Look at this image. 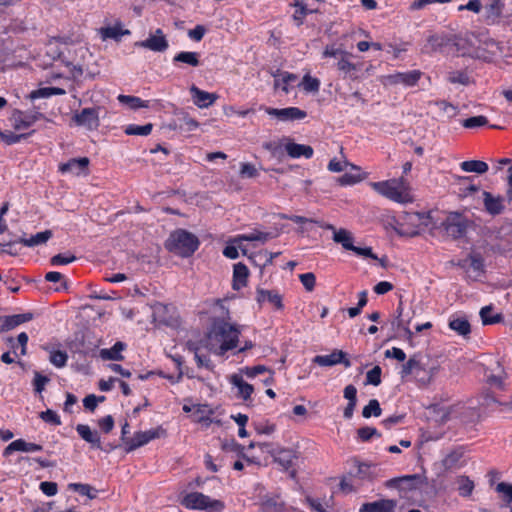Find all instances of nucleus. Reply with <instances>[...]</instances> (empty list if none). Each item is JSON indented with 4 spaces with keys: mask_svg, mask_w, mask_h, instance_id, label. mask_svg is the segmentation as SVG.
<instances>
[{
    "mask_svg": "<svg viewBox=\"0 0 512 512\" xmlns=\"http://www.w3.org/2000/svg\"><path fill=\"white\" fill-rule=\"evenodd\" d=\"M239 329L228 322H215L208 336L210 350L217 355H224L227 351L237 347L239 341Z\"/></svg>",
    "mask_w": 512,
    "mask_h": 512,
    "instance_id": "nucleus-1",
    "label": "nucleus"
},
{
    "mask_svg": "<svg viewBox=\"0 0 512 512\" xmlns=\"http://www.w3.org/2000/svg\"><path fill=\"white\" fill-rule=\"evenodd\" d=\"M200 245L196 235L184 229L173 231L165 242V248L181 257H190Z\"/></svg>",
    "mask_w": 512,
    "mask_h": 512,
    "instance_id": "nucleus-2",
    "label": "nucleus"
},
{
    "mask_svg": "<svg viewBox=\"0 0 512 512\" xmlns=\"http://www.w3.org/2000/svg\"><path fill=\"white\" fill-rule=\"evenodd\" d=\"M371 186L377 193L392 201L398 203H408L412 201V197L409 193V183L404 177L373 182Z\"/></svg>",
    "mask_w": 512,
    "mask_h": 512,
    "instance_id": "nucleus-3",
    "label": "nucleus"
},
{
    "mask_svg": "<svg viewBox=\"0 0 512 512\" xmlns=\"http://www.w3.org/2000/svg\"><path fill=\"white\" fill-rule=\"evenodd\" d=\"M431 224L430 213L405 212L398 222L396 232L401 236L415 237Z\"/></svg>",
    "mask_w": 512,
    "mask_h": 512,
    "instance_id": "nucleus-4",
    "label": "nucleus"
},
{
    "mask_svg": "<svg viewBox=\"0 0 512 512\" xmlns=\"http://www.w3.org/2000/svg\"><path fill=\"white\" fill-rule=\"evenodd\" d=\"M182 504L188 509L205 510L208 512H222L225 505L222 501L212 499L200 492H192L187 494Z\"/></svg>",
    "mask_w": 512,
    "mask_h": 512,
    "instance_id": "nucleus-5",
    "label": "nucleus"
},
{
    "mask_svg": "<svg viewBox=\"0 0 512 512\" xmlns=\"http://www.w3.org/2000/svg\"><path fill=\"white\" fill-rule=\"evenodd\" d=\"M441 225L449 237L459 239L466 234L469 220L458 212H451Z\"/></svg>",
    "mask_w": 512,
    "mask_h": 512,
    "instance_id": "nucleus-6",
    "label": "nucleus"
},
{
    "mask_svg": "<svg viewBox=\"0 0 512 512\" xmlns=\"http://www.w3.org/2000/svg\"><path fill=\"white\" fill-rule=\"evenodd\" d=\"M99 107L84 108L79 112H75L72 121L80 127H84L89 131L97 130L100 126Z\"/></svg>",
    "mask_w": 512,
    "mask_h": 512,
    "instance_id": "nucleus-7",
    "label": "nucleus"
},
{
    "mask_svg": "<svg viewBox=\"0 0 512 512\" xmlns=\"http://www.w3.org/2000/svg\"><path fill=\"white\" fill-rule=\"evenodd\" d=\"M422 72L420 70H412L408 72H396L394 74L384 75L380 78L383 85H398L402 84L407 87L415 86L421 78Z\"/></svg>",
    "mask_w": 512,
    "mask_h": 512,
    "instance_id": "nucleus-8",
    "label": "nucleus"
},
{
    "mask_svg": "<svg viewBox=\"0 0 512 512\" xmlns=\"http://www.w3.org/2000/svg\"><path fill=\"white\" fill-rule=\"evenodd\" d=\"M163 434L164 430L161 427L147 431L136 432L133 437L125 440V451L129 453L141 446H144L151 440L160 438Z\"/></svg>",
    "mask_w": 512,
    "mask_h": 512,
    "instance_id": "nucleus-9",
    "label": "nucleus"
},
{
    "mask_svg": "<svg viewBox=\"0 0 512 512\" xmlns=\"http://www.w3.org/2000/svg\"><path fill=\"white\" fill-rule=\"evenodd\" d=\"M352 54L347 52L337 62V69L343 74L345 79L352 81L362 78L361 72L363 70L362 63H353L351 61Z\"/></svg>",
    "mask_w": 512,
    "mask_h": 512,
    "instance_id": "nucleus-10",
    "label": "nucleus"
},
{
    "mask_svg": "<svg viewBox=\"0 0 512 512\" xmlns=\"http://www.w3.org/2000/svg\"><path fill=\"white\" fill-rule=\"evenodd\" d=\"M260 109L263 110L268 115L284 122L301 120L307 116V113L304 110H301L300 108L297 107H287L278 109L267 106H260Z\"/></svg>",
    "mask_w": 512,
    "mask_h": 512,
    "instance_id": "nucleus-11",
    "label": "nucleus"
},
{
    "mask_svg": "<svg viewBox=\"0 0 512 512\" xmlns=\"http://www.w3.org/2000/svg\"><path fill=\"white\" fill-rule=\"evenodd\" d=\"M312 362L322 367L343 364L346 368H349L352 365L351 361L347 358V353L339 349H334L328 355H316L312 359Z\"/></svg>",
    "mask_w": 512,
    "mask_h": 512,
    "instance_id": "nucleus-12",
    "label": "nucleus"
},
{
    "mask_svg": "<svg viewBox=\"0 0 512 512\" xmlns=\"http://www.w3.org/2000/svg\"><path fill=\"white\" fill-rule=\"evenodd\" d=\"M135 45L153 52H164L169 47L168 40L160 28L150 34L147 39L136 42Z\"/></svg>",
    "mask_w": 512,
    "mask_h": 512,
    "instance_id": "nucleus-13",
    "label": "nucleus"
},
{
    "mask_svg": "<svg viewBox=\"0 0 512 512\" xmlns=\"http://www.w3.org/2000/svg\"><path fill=\"white\" fill-rule=\"evenodd\" d=\"M317 225L325 230H331L333 232V241L341 244L345 250L353 249V235L350 231L344 228L336 229L332 224L326 222H317Z\"/></svg>",
    "mask_w": 512,
    "mask_h": 512,
    "instance_id": "nucleus-14",
    "label": "nucleus"
},
{
    "mask_svg": "<svg viewBox=\"0 0 512 512\" xmlns=\"http://www.w3.org/2000/svg\"><path fill=\"white\" fill-rule=\"evenodd\" d=\"M397 315L392 321L393 328L402 329L407 339L411 340L413 337V332L409 328V324L413 317V312L404 311L402 302L399 303L396 309Z\"/></svg>",
    "mask_w": 512,
    "mask_h": 512,
    "instance_id": "nucleus-15",
    "label": "nucleus"
},
{
    "mask_svg": "<svg viewBox=\"0 0 512 512\" xmlns=\"http://www.w3.org/2000/svg\"><path fill=\"white\" fill-rule=\"evenodd\" d=\"M34 318L33 313L0 316V332H5L16 328L17 326L29 322Z\"/></svg>",
    "mask_w": 512,
    "mask_h": 512,
    "instance_id": "nucleus-16",
    "label": "nucleus"
},
{
    "mask_svg": "<svg viewBox=\"0 0 512 512\" xmlns=\"http://www.w3.org/2000/svg\"><path fill=\"white\" fill-rule=\"evenodd\" d=\"M482 198L484 209L489 215L496 216L504 211V198L502 196H494L488 191H482Z\"/></svg>",
    "mask_w": 512,
    "mask_h": 512,
    "instance_id": "nucleus-17",
    "label": "nucleus"
},
{
    "mask_svg": "<svg viewBox=\"0 0 512 512\" xmlns=\"http://www.w3.org/2000/svg\"><path fill=\"white\" fill-rule=\"evenodd\" d=\"M190 93L193 103L199 108H208L218 99L217 94L201 90L195 85L190 87Z\"/></svg>",
    "mask_w": 512,
    "mask_h": 512,
    "instance_id": "nucleus-18",
    "label": "nucleus"
},
{
    "mask_svg": "<svg viewBox=\"0 0 512 512\" xmlns=\"http://www.w3.org/2000/svg\"><path fill=\"white\" fill-rule=\"evenodd\" d=\"M423 484V477L419 474L405 475L390 479L387 482L388 487H398L403 489H416Z\"/></svg>",
    "mask_w": 512,
    "mask_h": 512,
    "instance_id": "nucleus-19",
    "label": "nucleus"
},
{
    "mask_svg": "<svg viewBox=\"0 0 512 512\" xmlns=\"http://www.w3.org/2000/svg\"><path fill=\"white\" fill-rule=\"evenodd\" d=\"M397 501L392 499H381L374 502L364 503L359 512H395Z\"/></svg>",
    "mask_w": 512,
    "mask_h": 512,
    "instance_id": "nucleus-20",
    "label": "nucleus"
},
{
    "mask_svg": "<svg viewBox=\"0 0 512 512\" xmlns=\"http://www.w3.org/2000/svg\"><path fill=\"white\" fill-rule=\"evenodd\" d=\"M286 141L285 150L291 158L305 157L310 159L313 156V148L309 145L297 144L292 142L289 138H283Z\"/></svg>",
    "mask_w": 512,
    "mask_h": 512,
    "instance_id": "nucleus-21",
    "label": "nucleus"
},
{
    "mask_svg": "<svg viewBox=\"0 0 512 512\" xmlns=\"http://www.w3.org/2000/svg\"><path fill=\"white\" fill-rule=\"evenodd\" d=\"M289 5L295 8L292 19L297 27H300L304 24L305 17L308 14L320 12L318 8H308L307 4L302 0H294Z\"/></svg>",
    "mask_w": 512,
    "mask_h": 512,
    "instance_id": "nucleus-22",
    "label": "nucleus"
},
{
    "mask_svg": "<svg viewBox=\"0 0 512 512\" xmlns=\"http://www.w3.org/2000/svg\"><path fill=\"white\" fill-rule=\"evenodd\" d=\"M275 462L279 463L284 469H289L294 465L297 459L296 452L293 449L281 448L270 451Z\"/></svg>",
    "mask_w": 512,
    "mask_h": 512,
    "instance_id": "nucleus-23",
    "label": "nucleus"
},
{
    "mask_svg": "<svg viewBox=\"0 0 512 512\" xmlns=\"http://www.w3.org/2000/svg\"><path fill=\"white\" fill-rule=\"evenodd\" d=\"M256 301L261 305L265 301L271 303L275 309L281 310L283 309V301L282 296L275 290H265L262 288H258L256 290Z\"/></svg>",
    "mask_w": 512,
    "mask_h": 512,
    "instance_id": "nucleus-24",
    "label": "nucleus"
},
{
    "mask_svg": "<svg viewBox=\"0 0 512 512\" xmlns=\"http://www.w3.org/2000/svg\"><path fill=\"white\" fill-rule=\"evenodd\" d=\"M76 431L79 434V436L84 441L91 444L93 448L103 449V446L101 444V437L98 431L91 430V428L86 424H78L76 427Z\"/></svg>",
    "mask_w": 512,
    "mask_h": 512,
    "instance_id": "nucleus-25",
    "label": "nucleus"
},
{
    "mask_svg": "<svg viewBox=\"0 0 512 512\" xmlns=\"http://www.w3.org/2000/svg\"><path fill=\"white\" fill-rule=\"evenodd\" d=\"M43 447L36 443L26 442L23 439H17L11 442L3 451V456H9L15 451L36 452L41 451Z\"/></svg>",
    "mask_w": 512,
    "mask_h": 512,
    "instance_id": "nucleus-26",
    "label": "nucleus"
},
{
    "mask_svg": "<svg viewBox=\"0 0 512 512\" xmlns=\"http://www.w3.org/2000/svg\"><path fill=\"white\" fill-rule=\"evenodd\" d=\"M89 165V159L87 157L72 158L66 163L59 165V170L62 173H72L79 175Z\"/></svg>",
    "mask_w": 512,
    "mask_h": 512,
    "instance_id": "nucleus-27",
    "label": "nucleus"
},
{
    "mask_svg": "<svg viewBox=\"0 0 512 512\" xmlns=\"http://www.w3.org/2000/svg\"><path fill=\"white\" fill-rule=\"evenodd\" d=\"M343 396L348 400L347 406L343 410V417L351 419L357 405V389L354 385L349 384L344 388Z\"/></svg>",
    "mask_w": 512,
    "mask_h": 512,
    "instance_id": "nucleus-28",
    "label": "nucleus"
},
{
    "mask_svg": "<svg viewBox=\"0 0 512 512\" xmlns=\"http://www.w3.org/2000/svg\"><path fill=\"white\" fill-rule=\"evenodd\" d=\"M249 270L243 263H237L233 267V283L234 290H240L247 285Z\"/></svg>",
    "mask_w": 512,
    "mask_h": 512,
    "instance_id": "nucleus-29",
    "label": "nucleus"
},
{
    "mask_svg": "<svg viewBox=\"0 0 512 512\" xmlns=\"http://www.w3.org/2000/svg\"><path fill=\"white\" fill-rule=\"evenodd\" d=\"M503 6L504 5L501 0H492L491 3L485 7L484 19L488 25L498 23L502 14Z\"/></svg>",
    "mask_w": 512,
    "mask_h": 512,
    "instance_id": "nucleus-30",
    "label": "nucleus"
},
{
    "mask_svg": "<svg viewBox=\"0 0 512 512\" xmlns=\"http://www.w3.org/2000/svg\"><path fill=\"white\" fill-rule=\"evenodd\" d=\"M423 371H425V369L418 355H413L405 364L402 365L400 374L402 378H405L411 374H414L416 377H419L420 373Z\"/></svg>",
    "mask_w": 512,
    "mask_h": 512,
    "instance_id": "nucleus-31",
    "label": "nucleus"
},
{
    "mask_svg": "<svg viewBox=\"0 0 512 512\" xmlns=\"http://www.w3.org/2000/svg\"><path fill=\"white\" fill-rule=\"evenodd\" d=\"M231 384H233L238 389V397L242 398L244 401L248 400L253 391L254 387L245 382L243 377L239 374H233L230 378Z\"/></svg>",
    "mask_w": 512,
    "mask_h": 512,
    "instance_id": "nucleus-32",
    "label": "nucleus"
},
{
    "mask_svg": "<svg viewBox=\"0 0 512 512\" xmlns=\"http://www.w3.org/2000/svg\"><path fill=\"white\" fill-rule=\"evenodd\" d=\"M200 54L192 51H181L177 53L172 62L174 65L185 64L191 67H198L200 65Z\"/></svg>",
    "mask_w": 512,
    "mask_h": 512,
    "instance_id": "nucleus-33",
    "label": "nucleus"
},
{
    "mask_svg": "<svg viewBox=\"0 0 512 512\" xmlns=\"http://www.w3.org/2000/svg\"><path fill=\"white\" fill-rule=\"evenodd\" d=\"M40 117H42V114L39 112L26 113L22 111H17L14 114L15 128H29L38 119H40Z\"/></svg>",
    "mask_w": 512,
    "mask_h": 512,
    "instance_id": "nucleus-34",
    "label": "nucleus"
},
{
    "mask_svg": "<svg viewBox=\"0 0 512 512\" xmlns=\"http://www.w3.org/2000/svg\"><path fill=\"white\" fill-rule=\"evenodd\" d=\"M449 328L457 334L466 337L471 333V325L464 316L452 317L449 320Z\"/></svg>",
    "mask_w": 512,
    "mask_h": 512,
    "instance_id": "nucleus-35",
    "label": "nucleus"
},
{
    "mask_svg": "<svg viewBox=\"0 0 512 512\" xmlns=\"http://www.w3.org/2000/svg\"><path fill=\"white\" fill-rule=\"evenodd\" d=\"M125 349V344L123 342H116L110 349H101L99 352V356L103 360H113L120 361L123 360L122 351Z\"/></svg>",
    "mask_w": 512,
    "mask_h": 512,
    "instance_id": "nucleus-36",
    "label": "nucleus"
},
{
    "mask_svg": "<svg viewBox=\"0 0 512 512\" xmlns=\"http://www.w3.org/2000/svg\"><path fill=\"white\" fill-rule=\"evenodd\" d=\"M52 237V232L50 230H45L42 232H39L35 235H32L29 238H20L21 244L27 246V247H35L41 244L46 243L50 238Z\"/></svg>",
    "mask_w": 512,
    "mask_h": 512,
    "instance_id": "nucleus-37",
    "label": "nucleus"
},
{
    "mask_svg": "<svg viewBox=\"0 0 512 512\" xmlns=\"http://www.w3.org/2000/svg\"><path fill=\"white\" fill-rule=\"evenodd\" d=\"M460 167L465 172H474L477 174H484L488 171V164L480 160L463 161Z\"/></svg>",
    "mask_w": 512,
    "mask_h": 512,
    "instance_id": "nucleus-38",
    "label": "nucleus"
},
{
    "mask_svg": "<svg viewBox=\"0 0 512 512\" xmlns=\"http://www.w3.org/2000/svg\"><path fill=\"white\" fill-rule=\"evenodd\" d=\"M66 91L59 87H43L32 91L29 98L34 100L38 98H48L53 95H64Z\"/></svg>",
    "mask_w": 512,
    "mask_h": 512,
    "instance_id": "nucleus-39",
    "label": "nucleus"
},
{
    "mask_svg": "<svg viewBox=\"0 0 512 512\" xmlns=\"http://www.w3.org/2000/svg\"><path fill=\"white\" fill-rule=\"evenodd\" d=\"M68 360V354L62 350H49V361L52 365L57 368H63L66 366Z\"/></svg>",
    "mask_w": 512,
    "mask_h": 512,
    "instance_id": "nucleus-40",
    "label": "nucleus"
},
{
    "mask_svg": "<svg viewBox=\"0 0 512 512\" xmlns=\"http://www.w3.org/2000/svg\"><path fill=\"white\" fill-rule=\"evenodd\" d=\"M458 484V492L462 497H468L472 494L474 489V482L467 476H459L456 480Z\"/></svg>",
    "mask_w": 512,
    "mask_h": 512,
    "instance_id": "nucleus-41",
    "label": "nucleus"
},
{
    "mask_svg": "<svg viewBox=\"0 0 512 512\" xmlns=\"http://www.w3.org/2000/svg\"><path fill=\"white\" fill-rule=\"evenodd\" d=\"M152 129L153 125L151 123L142 126L130 124L125 127L124 132L127 135L147 136L151 133Z\"/></svg>",
    "mask_w": 512,
    "mask_h": 512,
    "instance_id": "nucleus-42",
    "label": "nucleus"
},
{
    "mask_svg": "<svg viewBox=\"0 0 512 512\" xmlns=\"http://www.w3.org/2000/svg\"><path fill=\"white\" fill-rule=\"evenodd\" d=\"M118 100L120 103L127 104L132 109H138V108H147L149 107V102L144 101L139 97L136 96H128V95H119Z\"/></svg>",
    "mask_w": 512,
    "mask_h": 512,
    "instance_id": "nucleus-43",
    "label": "nucleus"
},
{
    "mask_svg": "<svg viewBox=\"0 0 512 512\" xmlns=\"http://www.w3.org/2000/svg\"><path fill=\"white\" fill-rule=\"evenodd\" d=\"M68 487L70 490H73L80 495L87 496L89 499H94L96 497L97 490L89 484L70 483Z\"/></svg>",
    "mask_w": 512,
    "mask_h": 512,
    "instance_id": "nucleus-44",
    "label": "nucleus"
},
{
    "mask_svg": "<svg viewBox=\"0 0 512 512\" xmlns=\"http://www.w3.org/2000/svg\"><path fill=\"white\" fill-rule=\"evenodd\" d=\"M382 414L380 403L377 399H371L362 410V416L364 418H370L372 416L379 417Z\"/></svg>",
    "mask_w": 512,
    "mask_h": 512,
    "instance_id": "nucleus-45",
    "label": "nucleus"
},
{
    "mask_svg": "<svg viewBox=\"0 0 512 512\" xmlns=\"http://www.w3.org/2000/svg\"><path fill=\"white\" fill-rule=\"evenodd\" d=\"M179 115L180 116H179L178 120L180 122L179 123L180 129H184L188 132H191V131L195 130L196 128H198L199 123L195 119L191 118L188 113L181 112Z\"/></svg>",
    "mask_w": 512,
    "mask_h": 512,
    "instance_id": "nucleus-46",
    "label": "nucleus"
},
{
    "mask_svg": "<svg viewBox=\"0 0 512 512\" xmlns=\"http://www.w3.org/2000/svg\"><path fill=\"white\" fill-rule=\"evenodd\" d=\"M492 310L493 309L491 306H485L480 310V316L484 325L496 324L502 320L501 314H495L491 316Z\"/></svg>",
    "mask_w": 512,
    "mask_h": 512,
    "instance_id": "nucleus-47",
    "label": "nucleus"
},
{
    "mask_svg": "<svg viewBox=\"0 0 512 512\" xmlns=\"http://www.w3.org/2000/svg\"><path fill=\"white\" fill-rule=\"evenodd\" d=\"M496 491L503 495L505 506H509L512 503V484L500 482L496 486Z\"/></svg>",
    "mask_w": 512,
    "mask_h": 512,
    "instance_id": "nucleus-48",
    "label": "nucleus"
},
{
    "mask_svg": "<svg viewBox=\"0 0 512 512\" xmlns=\"http://www.w3.org/2000/svg\"><path fill=\"white\" fill-rule=\"evenodd\" d=\"M487 124H488V119H487V117H485L483 115L469 117L462 122L463 127L467 128V129L482 127Z\"/></svg>",
    "mask_w": 512,
    "mask_h": 512,
    "instance_id": "nucleus-49",
    "label": "nucleus"
},
{
    "mask_svg": "<svg viewBox=\"0 0 512 512\" xmlns=\"http://www.w3.org/2000/svg\"><path fill=\"white\" fill-rule=\"evenodd\" d=\"M347 166H350L353 170L359 171L360 168L348 161H339L336 158L330 160L328 164V170L331 172H342Z\"/></svg>",
    "mask_w": 512,
    "mask_h": 512,
    "instance_id": "nucleus-50",
    "label": "nucleus"
},
{
    "mask_svg": "<svg viewBox=\"0 0 512 512\" xmlns=\"http://www.w3.org/2000/svg\"><path fill=\"white\" fill-rule=\"evenodd\" d=\"M505 378H506V373L501 371L500 374H491V375H488L487 376V383L491 386V387H494V388H498L500 390H504L505 389Z\"/></svg>",
    "mask_w": 512,
    "mask_h": 512,
    "instance_id": "nucleus-51",
    "label": "nucleus"
},
{
    "mask_svg": "<svg viewBox=\"0 0 512 512\" xmlns=\"http://www.w3.org/2000/svg\"><path fill=\"white\" fill-rule=\"evenodd\" d=\"M302 86L306 92H318L320 88V81L317 78L306 74L302 79Z\"/></svg>",
    "mask_w": 512,
    "mask_h": 512,
    "instance_id": "nucleus-52",
    "label": "nucleus"
},
{
    "mask_svg": "<svg viewBox=\"0 0 512 512\" xmlns=\"http://www.w3.org/2000/svg\"><path fill=\"white\" fill-rule=\"evenodd\" d=\"M129 30L122 31L118 27H106L101 29V34L104 39H115L118 40L122 35L129 34Z\"/></svg>",
    "mask_w": 512,
    "mask_h": 512,
    "instance_id": "nucleus-53",
    "label": "nucleus"
},
{
    "mask_svg": "<svg viewBox=\"0 0 512 512\" xmlns=\"http://www.w3.org/2000/svg\"><path fill=\"white\" fill-rule=\"evenodd\" d=\"M271 238H272V234L271 233L260 232V231H255V232H252V233L245 234V235L241 236L242 240H245V241H248V242L260 241L262 243H265L266 241H268Z\"/></svg>",
    "mask_w": 512,
    "mask_h": 512,
    "instance_id": "nucleus-54",
    "label": "nucleus"
},
{
    "mask_svg": "<svg viewBox=\"0 0 512 512\" xmlns=\"http://www.w3.org/2000/svg\"><path fill=\"white\" fill-rule=\"evenodd\" d=\"M363 180L360 174L345 173L337 178V183L341 186L354 185Z\"/></svg>",
    "mask_w": 512,
    "mask_h": 512,
    "instance_id": "nucleus-55",
    "label": "nucleus"
},
{
    "mask_svg": "<svg viewBox=\"0 0 512 512\" xmlns=\"http://www.w3.org/2000/svg\"><path fill=\"white\" fill-rule=\"evenodd\" d=\"M297 76L288 72L281 75V78L275 80V87L281 88L285 93H288V84L294 82Z\"/></svg>",
    "mask_w": 512,
    "mask_h": 512,
    "instance_id": "nucleus-56",
    "label": "nucleus"
},
{
    "mask_svg": "<svg viewBox=\"0 0 512 512\" xmlns=\"http://www.w3.org/2000/svg\"><path fill=\"white\" fill-rule=\"evenodd\" d=\"M262 147L269 151L273 157H280L283 155V144L278 141H267L262 144Z\"/></svg>",
    "mask_w": 512,
    "mask_h": 512,
    "instance_id": "nucleus-57",
    "label": "nucleus"
},
{
    "mask_svg": "<svg viewBox=\"0 0 512 512\" xmlns=\"http://www.w3.org/2000/svg\"><path fill=\"white\" fill-rule=\"evenodd\" d=\"M461 457L462 453L453 451L443 459L442 464L444 468L447 470L453 469L458 465V462L460 461Z\"/></svg>",
    "mask_w": 512,
    "mask_h": 512,
    "instance_id": "nucleus-58",
    "label": "nucleus"
},
{
    "mask_svg": "<svg viewBox=\"0 0 512 512\" xmlns=\"http://www.w3.org/2000/svg\"><path fill=\"white\" fill-rule=\"evenodd\" d=\"M382 370L379 366L373 367L366 374V384L378 386L381 383Z\"/></svg>",
    "mask_w": 512,
    "mask_h": 512,
    "instance_id": "nucleus-59",
    "label": "nucleus"
},
{
    "mask_svg": "<svg viewBox=\"0 0 512 512\" xmlns=\"http://www.w3.org/2000/svg\"><path fill=\"white\" fill-rule=\"evenodd\" d=\"M448 81L453 84L467 85L469 83V76L463 71H453L449 73Z\"/></svg>",
    "mask_w": 512,
    "mask_h": 512,
    "instance_id": "nucleus-60",
    "label": "nucleus"
},
{
    "mask_svg": "<svg viewBox=\"0 0 512 512\" xmlns=\"http://www.w3.org/2000/svg\"><path fill=\"white\" fill-rule=\"evenodd\" d=\"M299 279L307 291L311 292L314 290L316 285V277L312 272L299 275Z\"/></svg>",
    "mask_w": 512,
    "mask_h": 512,
    "instance_id": "nucleus-61",
    "label": "nucleus"
},
{
    "mask_svg": "<svg viewBox=\"0 0 512 512\" xmlns=\"http://www.w3.org/2000/svg\"><path fill=\"white\" fill-rule=\"evenodd\" d=\"M39 417L47 423L58 426L61 424L60 417L53 410L47 409L39 414Z\"/></svg>",
    "mask_w": 512,
    "mask_h": 512,
    "instance_id": "nucleus-62",
    "label": "nucleus"
},
{
    "mask_svg": "<svg viewBox=\"0 0 512 512\" xmlns=\"http://www.w3.org/2000/svg\"><path fill=\"white\" fill-rule=\"evenodd\" d=\"M470 267L476 272H483L484 259L479 253H472L469 255Z\"/></svg>",
    "mask_w": 512,
    "mask_h": 512,
    "instance_id": "nucleus-63",
    "label": "nucleus"
},
{
    "mask_svg": "<svg viewBox=\"0 0 512 512\" xmlns=\"http://www.w3.org/2000/svg\"><path fill=\"white\" fill-rule=\"evenodd\" d=\"M347 51H344L338 47H336L335 45H328L325 47L323 53H322V57L323 58H328V57H333V58H336V59H340V57L343 56V54H346Z\"/></svg>",
    "mask_w": 512,
    "mask_h": 512,
    "instance_id": "nucleus-64",
    "label": "nucleus"
}]
</instances>
